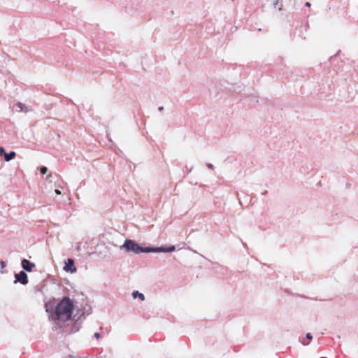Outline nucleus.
<instances>
[{
  "instance_id": "1",
  "label": "nucleus",
  "mask_w": 358,
  "mask_h": 358,
  "mask_svg": "<svg viewBox=\"0 0 358 358\" xmlns=\"http://www.w3.org/2000/svg\"><path fill=\"white\" fill-rule=\"evenodd\" d=\"M73 309V305L71 299L68 297L64 298L56 306L55 315L57 319L64 322L70 320Z\"/></svg>"
},
{
  "instance_id": "2",
  "label": "nucleus",
  "mask_w": 358,
  "mask_h": 358,
  "mask_svg": "<svg viewBox=\"0 0 358 358\" xmlns=\"http://www.w3.org/2000/svg\"><path fill=\"white\" fill-rule=\"evenodd\" d=\"M123 248L126 249L127 251H132L136 254L143 252H150L151 249L149 248H143L134 243L131 240H126Z\"/></svg>"
},
{
  "instance_id": "3",
  "label": "nucleus",
  "mask_w": 358,
  "mask_h": 358,
  "mask_svg": "<svg viewBox=\"0 0 358 358\" xmlns=\"http://www.w3.org/2000/svg\"><path fill=\"white\" fill-rule=\"evenodd\" d=\"M15 278H16V280H15V282H19L22 283V285H27L28 283L27 275L23 271H21L18 273H16Z\"/></svg>"
},
{
  "instance_id": "4",
  "label": "nucleus",
  "mask_w": 358,
  "mask_h": 358,
  "mask_svg": "<svg viewBox=\"0 0 358 358\" xmlns=\"http://www.w3.org/2000/svg\"><path fill=\"white\" fill-rule=\"evenodd\" d=\"M21 266L27 271H31L32 269L35 268V264L29 260L24 259L22 262H21Z\"/></svg>"
},
{
  "instance_id": "5",
  "label": "nucleus",
  "mask_w": 358,
  "mask_h": 358,
  "mask_svg": "<svg viewBox=\"0 0 358 358\" xmlns=\"http://www.w3.org/2000/svg\"><path fill=\"white\" fill-rule=\"evenodd\" d=\"M64 269L67 271H70L71 272L76 271V268L74 266V262L71 259H68L66 262Z\"/></svg>"
},
{
  "instance_id": "6",
  "label": "nucleus",
  "mask_w": 358,
  "mask_h": 358,
  "mask_svg": "<svg viewBox=\"0 0 358 358\" xmlns=\"http://www.w3.org/2000/svg\"><path fill=\"white\" fill-rule=\"evenodd\" d=\"M15 152H10L9 154L5 153V159L6 161L8 162L15 157Z\"/></svg>"
},
{
  "instance_id": "7",
  "label": "nucleus",
  "mask_w": 358,
  "mask_h": 358,
  "mask_svg": "<svg viewBox=\"0 0 358 358\" xmlns=\"http://www.w3.org/2000/svg\"><path fill=\"white\" fill-rule=\"evenodd\" d=\"M132 296H133L134 298H136V297L140 298L141 301H144L145 300L144 294H142V293H140V292H138L137 291L134 292L132 293Z\"/></svg>"
},
{
  "instance_id": "8",
  "label": "nucleus",
  "mask_w": 358,
  "mask_h": 358,
  "mask_svg": "<svg viewBox=\"0 0 358 358\" xmlns=\"http://www.w3.org/2000/svg\"><path fill=\"white\" fill-rule=\"evenodd\" d=\"M40 172L42 175H45L48 172V169L45 166H42L40 168Z\"/></svg>"
},
{
  "instance_id": "9",
  "label": "nucleus",
  "mask_w": 358,
  "mask_h": 358,
  "mask_svg": "<svg viewBox=\"0 0 358 358\" xmlns=\"http://www.w3.org/2000/svg\"><path fill=\"white\" fill-rule=\"evenodd\" d=\"M5 150L3 149V148H0V155L4 154L5 155Z\"/></svg>"
},
{
  "instance_id": "10",
  "label": "nucleus",
  "mask_w": 358,
  "mask_h": 358,
  "mask_svg": "<svg viewBox=\"0 0 358 358\" xmlns=\"http://www.w3.org/2000/svg\"><path fill=\"white\" fill-rule=\"evenodd\" d=\"M306 338H307L309 341H310V340L312 339V336H311V334H310V333H308V334H306Z\"/></svg>"
},
{
  "instance_id": "11",
  "label": "nucleus",
  "mask_w": 358,
  "mask_h": 358,
  "mask_svg": "<svg viewBox=\"0 0 358 358\" xmlns=\"http://www.w3.org/2000/svg\"><path fill=\"white\" fill-rule=\"evenodd\" d=\"M174 249H175L174 247H172L171 248H169V249H165L164 251L170 252V251H173Z\"/></svg>"
},
{
  "instance_id": "12",
  "label": "nucleus",
  "mask_w": 358,
  "mask_h": 358,
  "mask_svg": "<svg viewBox=\"0 0 358 358\" xmlns=\"http://www.w3.org/2000/svg\"><path fill=\"white\" fill-rule=\"evenodd\" d=\"M18 106L20 108V110H23V108H22L23 106V105L21 103H18Z\"/></svg>"
},
{
  "instance_id": "13",
  "label": "nucleus",
  "mask_w": 358,
  "mask_h": 358,
  "mask_svg": "<svg viewBox=\"0 0 358 358\" xmlns=\"http://www.w3.org/2000/svg\"><path fill=\"white\" fill-rule=\"evenodd\" d=\"M55 194H56L57 195H60L61 192H60L59 190L56 189V190H55Z\"/></svg>"
},
{
  "instance_id": "14",
  "label": "nucleus",
  "mask_w": 358,
  "mask_h": 358,
  "mask_svg": "<svg viewBox=\"0 0 358 358\" xmlns=\"http://www.w3.org/2000/svg\"><path fill=\"white\" fill-rule=\"evenodd\" d=\"M94 337H96V338H98L99 337V333H95L94 334Z\"/></svg>"
},
{
  "instance_id": "15",
  "label": "nucleus",
  "mask_w": 358,
  "mask_h": 358,
  "mask_svg": "<svg viewBox=\"0 0 358 358\" xmlns=\"http://www.w3.org/2000/svg\"><path fill=\"white\" fill-rule=\"evenodd\" d=\"M306 6H310V3L309 2L306 3Z\"/></svg>"
},
{
  "instance_id": "16",
  "label": "nucleus",
  "mask_w": 358,
  "mask_h": 358,
  "mask_svg": "<svg viewBox=\"0 0 358 358\" xmlns=\"http://www.w3.org/2000/svg\"><path fill=\"white\" fill-rule=\"evenodd\" d=\"M1 266L4 267L5 266V262H1Z\"/></svg>"
},
{
  "instance_id": "17",
  "label": "nucleus",
  "mask_w": 358,
  "mask_h": 358,
  "mask_svg": "<svg viewBox=\"0 0 358 358\" xmlns=\"http://www.w3.org/2000/svg\"><path fill=\"white\" fill-rule=\"evenodd\" d=\"M159 110H163V107H160V108H159Z\"/></svg>"
},
{
  "instance_id": "18",
  "label": "nucleus",
  "mask_w": 358,
  "mask_h": 358,
  "mask_svg": "<svg viewBox=\"0 0 358 358\" xmlns=\"http://www.w3.org/2000/svg\"><path fill=\"white\" fill-rule=\"evenodd\" d=\"M322 358H325V357H322Z\"/></svg>"
}]
</instances>
